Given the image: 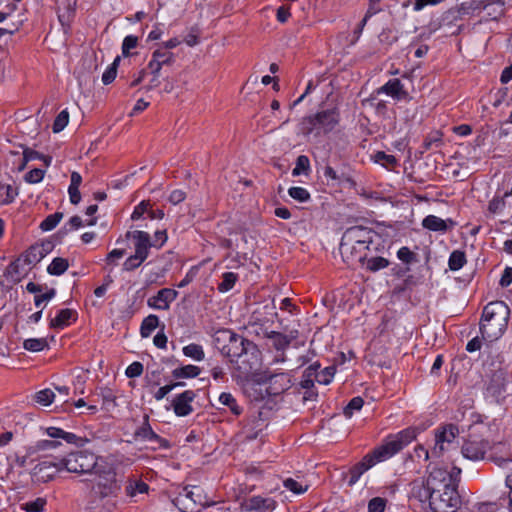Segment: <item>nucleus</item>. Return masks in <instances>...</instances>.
<instances>
[{"instance_id": "nucleus-1", "label": "nucleus", "mask_w": 512, "mask_h": 512, "mask_svg": "<svg viewBox=\"0 0 512 512\" xmlns=\"http://www.w3.org/2000/svg\"><path fill=\"white\" fill-rule=\"evenodd\" d=\"M510 309L503 301L488 303L482 312L480 333L487 341L497 340L507 328Z\"/></svg>"}, {"instance_id": "nucleus-2", "label": "nucleus", "mask_w": 512, "mask_h": 512, "mask_svg": "<svg viewBox=\"0 0 512 512\" xmlns=\"http://www.w3.org/2000/svg\"><path fill=\"white\" fill-rule=\"evenodd\" d=\"M93 479L82 480L87 486L91 485V493L100 499L108 496H116L121 489L120 483L116 478L114 466L104 457L100 460L97 468L93 471Z\"/></svg>"}, {"instance_id": "nucleus-3", "label": "nucleus", "mask_w": 512, "mask_h": 512, "mask_svg": "<svg viewBox=\"0 0 512 512\" xmlns=\"http://www.w3.org/2000/svg\"><path fill=\"white\" fill-rule=\"evenodd\" d=\"M340 116L336 109L320 111L314 115L303 118L301 130L304 135L316 136L331 132L339 123Z\"/></svg>"}, {"instance_id": "nucleus-4", "label": "nucleus", "mask_w": 512, "mask_h": 512, "mask_svg": "<svg viewBox=\"0 0 512 512\" xmlns=\"http://www.w3.org/2000/svg\"><path fill=\"white\" fill-rule=\"evenodd\" d=\"M454 488H457V484L452 473L445 468L433 467L416 496L423 501L425 496Z\"/></svg>"}, {"instance_id": "nucleus-5", "label": "nucleus", "mask_w": 512, "mask_h": 512, "mask_svg": "<svg viewBox=\"0 0 512 512\" xmlns=\"http://www.w3.org/2000/svg\"><path fill=\"white\" fill-rule=\"evenodd\" d=\"M374 236H376V233L370 228L364 226L349 227L341 238L339 246L341 256L351 258L355 244H358L359 248L369 249Z\"/></svg>"}, {"instance_id": "nucleus-6", "label": "nucleus", "mask_w": 512, "mask_h": 512, "mask_svg": "<svg viewBox=\"0 0 512 512\" xmlns=\"http://www.w3.org/2000/svg\"><path fill=\"white\" fill-rule=\"evenodd\" d=\"M103 457L86 450L75 451L58 460V465L70 473L92 475Z\"/></svg>"}, {"instance_id": "nucleus-7", "label": "nucleus", "mask_w": 512, "mask_h": 512, "mask_svg": "<svg viewBox=\"0 0 512 512\" xmlns=\"http://www.w3.org/2000/svg\"><path fill=\"white\" fill-rule=\"evenodd\" d=\"M417 437V429L414 427L406 428L396 435L390 436L381 446L375 448V455L378 458L386 460L401 451L405 446L411 443Z\"/></svg>"}, {"instance_id": "nucleus-8", "label": "nucleus", "mask_w": 512, "mask_h": 512, "mask_svg": "<svg viewBox=\"0 0 512 512\" xmlns=\"http://www.w3.org/2000/svg\"><path fill=\"white\" fill-rule=\"evenodd\" d=\"M245 351L235 359L233 363L235 370L238 371V376L241 378H248L255 371L260 368L261 365V352L257 348L256 344L252 341L246 343Z\"/></svg>"}, {"instance_id": "nucleus-9", "label": "nucleus", "mask_w": 512, "mask_h": 512, "mask_svg": "<svg viewBox=\"0 0 512 512\" xmlns=\"http://www.w3.org/2000/svg\"><path fill=\"white\" fill-rule=\"evenodd\" d=\"M426 500L432 512H456L461 504L457 488L423 497V501Z\"/></svg>"}, {"instance_id": "nucleus-10", "label": "nucleus", "mask_w": 512, "mask_h": 512, "mask_svg": "<svg viewBox=\"0 0 512 512\" xmlns=\"http://www.w3.org/2000/svg\"><path fill=\"white\" fill-rule=\"evenodd\" d=\"M501 362L495 369H491V375L486 387V394L493 398L497 403L503 401L507 393V372L501 368Z\"/></svg>"}, {"instance_id": "nucleus-11", "label": "nucleus", "mask_w": 512, "mask_h": 512, "mask_svg": "<svg viewBox=\"0 0 512 512\" xmlns=\"http://www.w3.org/2000/svg\"><path fill=\"white\" fill-rule=\"evenodd\" d=\"M262 381L268 384L267 393L271 396L280 395L293 385L291 375L285 372H265Z\"/></svg>"}, {"instance_id": "nucleus-12", "label": "nucleus", "mask_w": 512, "mask_h": 512, "mask_svg": "<svg viewBox=\"0 0 512 512\" xmlns=\"http://www.w3.org/2000/svg\"><path fill=\"white\" fill-rule=\"evenodd\" d=\"M195 490L199 491V488L195 486L191 489L185 487L175 497L174 504L181 512H198V507L201 506V496Z\"/></svg>"}, {"instance_id": "nucleus-13", "label": "nucleus", "mask_w": 512, "mask_h": 512, "mask_svg": "<svg viewBox=\"0 0 512 512\" xmlns=\"http://www.w3.org/2000/svg\"><path fill=\"white\" fill-rule=\"evenodd\" d=\"M488 447V441L469 436L462 444L461 453L468 460L479 461L485 459Z\"/></svg>"}, {"instance_id": "nucleus-14", "label": "nucleus", "mask_w": 512, "mask_h": 512, "mask_svg": "<svg viewBox=\"0 0 512 512\" xmlns=\"http://www.w3.org/2000/svg\"><path fill=\"white\" fill-rule=\"evenodd\" d=\"M77 1L78 0H56L58 20L65 33L70 30L71 23L75 18Z\"/></svg>"}, {"instance_id": "nucleus-15", "label": "nucleus", "mask_w": 512, "mask_h": 512, "mask_svg": "<svg viewBox=\"0 0 512 512\" xmlns=\"http://www.w3.org/2000/svg\"><path fill=\"white\" fill-rule=\"evenodd\" d=\"M134 436L136 439H142L146 441H151L157 444L156 448L167 449L170 447L169 441L159 436L155 433L149 423V415L145 414L143 417L142 425L135 430Z\"/></svg>"}, {"instance_id": "nucleus-16", "label": "nucleus", "mask_w": 512, "mask_h": 512, "mask_svg": "<svg viewBox=\"0 0 512 512\" xmlns=\"http://www.w3.org/2000/svg\"><path fill=\"white\" fill-rule=\"evenodd\" d=\"M496 5L498 7V14L503 13V3L498 1H490V0H471L467 2H463L459 7L454 8L455 11L459 12V16L463 19L464 16L474 15L476 11L480 12L482 10H486L489 6Z\"/></svg>"}, {"instance_id": "nucleus-17", "label": "nucleus", "mask_w": 512, "mask_h": 512, "mask_svg": "<svg viewBox=\"0 0 512 512\" xmlns=\"http://www.w3.org/2000/svg\"><path fill=\"white\" fill-rule=\"evenodd\" d=\"M439 28L443 29L446 35L455 36L461 33L464 28L462 18L459 16V12L455 9H449L443 13Z\"/></svg>"}, {"instance_id": "nucleus-18", "label": "nucleus", "mask_w": 512, "mask_h": 512, "mask_svg": "<svg viewBox=\"0 0 512 512\" xmlns=\"http://www.w3.org/2000/svg\"><path fill=\"white\" fill-rule=\"evenodd\" d=\"M385 458H378L375 455V449L366 456L363 457V459L356 463L354 466H352L349 470L350 478L348 480V485L351 487L359 480L361 475L365 473L368 469H370L372 466H374L376 463L385 461Z\"/></svg>"}, {"instance_id": "nucleus-19", "label": "nucleus", "mask_w": 512, "mask_h": 512, "mask_svg": "<svg viewBox=\"0 0 512 512\" xmlns=\"http://www.w3.org/2000/svg\"><path fill=\"white\" fill-rule=\"evenodd\" d=\"M196 393L192 390H186L178 394L172 401L174 413L179 417H184L193 412L191 403L194 401Z\"/></svg>"}, {"instance_id": "nucleus-20", "label": "nucleus", "mask_w": 512, "mask_h": 512, "mask_svg": "<svg viewBox=\"0 0 512 512\" xmlns=\"http://www.w3.org/2000/svg\"><path fill=\"white\" fill-rule=\"evenodd\" d=\"M488 449L490 453L487 459L499 467H504L509 462H512L510 446L507 443L497 442L489 446Z\"/></svg>"}, {"instance_id": "nucleus-21", "label": "nucleus", "mask_w": 512, "mask_h": 512, "mask_svg": "<svg viewBox=\"0 0 512 512\" xmlns=\"http://www.w3.org/2000/svg\"><path fill=\"white\" fill-rule=\"evenodd\" d=\"M178 296V292L171 288H162L153 297L147 301L148 306L158 310H168L170 303L173 302Z\"/></svg>"}, {"instance_id": "nucleus-22", "label": "nucleus", "mask_w": 512, "mask_h": 512, "mask_svg": "<svg viewBox=\"0 0 512 512\" xmlns=\"http://www.w3.org/2000/svg\"><path fill=\"white\" fill-rule=\"evenodd\" d=\"M251 341L243 338L242 336L233 332V337H231L230 342H228L227 346L222 348V355L229 358L230 363H234L235 359H237L243 351H245L246 343H250Z\"/></svg>"}, {"instance_id": "nucleus-23", "label": "nucleus", "mask_w": 512, "mask_h": 512, "mask_svg": "<svg viewBox=\"0 0 512 512\" xmlns=\"http://www.w3.org/2000/svg\"><path fill=\"white\" fill-rule=\"evenodd\" d=\"M126 238L134 240L135 253L147 258L149 249L156 244H152L149 233L141 230L128 231Z\"/></svg>"}, {"instance_id": "nucleus-24", "label": "nucleus", "mask_w": 512, "mask_h": 512, "mask_svg": "<svg viewBox=\"0 0 512 512\" xmlns=\"http://www.w3.org/2000/svg\"><path fill=\"white\" fill-rule=\"evenodd\" d=\"M61 470H63V467L58 465V460L55 462L45 460L35 465L32 476L36 477L38 481L48 482Z\"/></svg>"}, {"instance_id": "nucleus-25", "label": "nucleus", "mask_w": 512, "mask_h": 512, "mask_svg": "<svg viewBox=\"0 0 512 512\" xmlns=\"http://www.w3.org/2000/svg\"><path fill=\"white\" fill-rule=\"evenodd\" d=\"M25 258L21 254L6 268L4 276L13 283H18L27 274L30 265L24 264Z\"/></svg>"}, {"instance_id": "nucleus-26", "label": "nucleus", "mask_w": 512, "mask_h": 512, "mask_svg": "<svg viewBox=\"0 0 512 512\" xmlns=\"http://www.w3.org/2000/svg\"><path fill=\"white\" fill-rule=\"evenodd\" d=\"M422 226L433 232L445 233L455 226V222L452 219L444 220L435 215H428L422 220Z\"/></svg>"}, {"instance_id": "nucleus-27", "label": "nucleus", "mask_w": 512, "mask_h": 512, "mask_svg": "<svg viewBox=\"0 0 512 512\" xmlns=\"http://www.w3.org/2000/svg\"><path fill=\"white\" fill-rule=\"evenodd\" d=\"M263 426L264 422L260 417H250L246 420L240 435L245 441L255 440L263 430Z\"/></svg>"}, {"instance_id": "nucleus-28", "label": "nucleus", "mask_w": 512, "mask_h": 512, "mask_svg": "<svg viewBox=\"0 0 512 512\" xmlns=\"http://www.w3.org/2000/svg\"><path fill=\"white\" fill-rule=\"evenodd\" d=\"M76 311L65 308L58 311L57 315L50 320L49 327L53 329H64L70 325V320L76 321Z\"/></svg>"}, {"instance_id": "nucleus-29", "label": "nucleus", "mask_w": 512, "mask_h": 512, "mask_svg": "<svg viewBox=\"0 0 512 512\" xmlns=\"http://www.w3.org/2000/svg\"><path fill=\"white\" fill-rule=\"evenodd\" d=\"M265 337L273 340V347L277 351H284L289 347L292 340L297 337V331L291 332L290 335H285L277 331H270L265 333Z\"/></svg>"}, {"instance_id": "nucleus-30", "label": "nucleus", "mask_w": 512, "mask_h": 512, "mask_svg": "<svg viewBox=\"0 0 512 512\" xmlns=\"http://www.w3.org/2000/svg\"><path fill=\"white\" fill-rule=\"evenodd\" d=\"M46 433L51 438H54V439L61 438L70 444L82 445V442H83V439L81 437L77 436L74 433L66 432L63 429L58 428V427H48L46 429Z\"/></svg>"}, {"instance_id": "nucleus-31", "label": "nucleus", "mask_w": 512, "mask_h": 512, "mask_svg": "<svg viewBox=\"0 0 512 512\" xmlns=\"http://www.w3.org/2000/svg\"><path fill=\"white\" fill-rule=\"evenodd\" d=\"M458 433L459 430L457 426L448 424L441 429H438L435 433V437L438 439V442H443L444 444L450 445L454 442Z\"/></svg>"}, {"instance_id": "nucleus-32", "label": "nucleus", "mask_w": 512, "mask_h": 512, "mask_svg": "<svg viewBox=\"0 0 512 512\" xmlns=\"http://www.w3.org/2000/svg\"><path fill=\"white\" fill-rule=\"evenodd\" d=\"M268 502H270L269 499L263 498L261 496H253L241 502V507L246 511L268 509L270 507Z\"/></svg>"}, {"instance_id": "nucleus-33", "label": "nucleus", "mask_w": 512, "mask_h": 512, "mask_svg": "<svg viewBox=\"0 0 512 512\" xmlns=\"http://www.w3.org/2000/svg\"><path fill=\"white\" fill-rule=\"evenodd\" d=\"M201 369L198 366L195 365H185L182 367L175 368L172 371V376L175 379H182V378H195L200 375Z\"/></svg>"}, {"instance_id": "nucleus-34", "label": "nucleus", "mask_w": 512, "mask_h": 512, "mask_svg": "<svg viewBox=\"0 0 512 512\" xmlns=\"http://www.w3.org/2000/svg\"><path fill=\"white\" fill-rule=\"evenodd\" d=\"M151 59L158 62L159 65L163 67L172 65L175 61V55L166 49L158 48L153 51Z\"/></svg>"}, {"instance_id": "nucleus-35", "label": "nucleus", "mask_w": 512, "mask_h": 512, "mask_svg": "<svg viewBox=\"0 0 512 512\" xmlns=\"http://www.w3.org/2000/svg\"><path fill=\"white\" fill-rule=\"evenodd\" d=\"M381 91L397 99H400L401 95L406 94L403 91V84L397 78L390 79L384 86H382Z\"/></svg>"}, {"instance_id": "nucleus-36", "label": "nucleus", "mask_w": 512, "mask_h": 512, "mask_svg": "<svg viewBox=\"0 0 512 512\" xmlns=\"http://www.w3.org/2000/svg\"><path fill=\"white\" fill-rule=\"evenodd\" d=\"M218 400L221 405L228 407L235 416H239L243 411L242 407L238 405L237 400L231 393H221Z\"/></svg>"}, {"instance_id": "nucleus-37", "label": "nucleus", "mask_w": 512, "mask_h": 512, "mask_svg": "<svg viewBox=\"0 0 512 512\" xmlns=\"http://www.w3.org/2000/svg\"><path fill=\"white\" fill-rule=\"evenodd\" d=\"M159 325V318L157 315L150 314L146 318L143 319L140 334L143 338H147L151 335L152 331H154Z\"/></svg>"}, {"instance_id": "nucleus-38", "label": "nucleus", "mask_w": 512, "mask_h": 512, "mask_svg": "<svg viewBox=\"0 0 512 512\" xmlns=\"http://www.w3.org/2000/svg\"><path fill=\"white\" fill-rule=\"evenodd\" d=\"M22 255L25 258L24 264L30 266L37 264L45 257L36 244L30 246Z\"/></svg>"}, {"instance_id": "nucleus-39", "label": "nucleus", "mask_w": 512, "mask_h": 512, "mask_svg": "<svg viewBox=\"0 0 512 512\" xmlns=\"http://www.w3.org/2000/svg\"><path fill=\"white\" fill-rule=\"evenodd\" d=\"M372 158L375 163L381 164L389 170H392L398 164V160L394 155L386 154L384 151H377Z\"/></svg>"}, {"instance_id": "nucleus-40", "label": "nucleus", "mask_w": 512, "mask_h": 512, "mask_svg": "<svg viewBox=\"0 0 512 512\" xmlns=\"http://www.w3.org/2000/svg\"><path fill=\"white\" fill-rule=\"evenodd\" d=\"M69 263L68 260L61 257H56L52 260L50 265L47 267V272L50 275L60 276L65 273L68 269Z\"/></svg>"}, {"instance_id": "nucleus-41", "label": "nucleus", "mask_w": 512, "mask_h": 512, "mask_svg": "<svg viewBox=\"0 0 512 512\" xmlns=\"http://www.w3.org/2000/svg\"><path fill=\"white\" fill-rule=\"evenodd\" d=\"M466 262L465 252L461 250H454L449 256L448 266L450 270L457 271L463 268Z\"/></svg>"}, {"instance_id": "nucleus-42", "label": "nucleus", "mask_w": 512, "mask_h": 512, "mask_svg": "<svg viewBox=\"0 0 512 512\" xmlns=\"http://www.w3.org/2000/svg\"><path fill=\"white\" fill-rule=\"evenodd\" d=\"M25 350L30 352H40L49 348L46 338H29L23 342Z\"/></svg>"}, {"instance_id": "nucleus-43", "label": "nucleus", "mask_w": 512, "mask_h": 512, "mask_svg": "<svg viewBox=\"0 0 512 512\" xmlns=\"http://www.w3.org/2000/svg\"><path fill=\"white\" fill-rule=\"evenodd\" d=\"M231 337H233L232 330L220 329L216 331L213 339L215 347L222 353V348L227 346L228 342L231 340Z\"/></svg>"}, {"instance_id": "nucleus-44", "label": "nucleus", "mask_w": 512, "mask_h": 512, "mask_svg": "<svg viewBox=\"0 0 512 512\" xmlns=\"http://www.w3.org/2000/svg\"><path fill=\"white\" fill-rule=\"evenodd\" d=\"M365 261L366 269L369 270L370 272H378L384 268H387L390 264L388 259L381 256L370 258L366 257Z\"/></svg>"}, {"instance_id": "nucleus-45", "label": "nucleus", "mask_w": 512, "mask_h": 512, "mask_svg": "<svg viewBox=\"0 0 512 512\" xmlns=\"http://www.w3.org/2000/svg\"><path fill=\"white\" fill-rule=\"evenodd\" d=\"M182 351L186 357L192 358L196 361H202L205 357L204 350L199 344L191 343L184 346Z\"/></svg>"}, {"instance_id": "nucleus-46", "label": "nucleus", "mask_w": 512, "mask_h": 512, "mask_svg": "<svg viewBox=\"0 0 512 512\" xmlns=\"http://www.w3.org/2000/svg\"><path fill=\"white\" fill-rule=\"evenodd\" d=\"M238 280V275L234 272H225L222 275V281L218 284V290L219 292H228L231 290L236 281Z\"/></svg>"}, {"instance_id": "nucleus-47", "label": "nucleus", "mask_w": 512, "mask_h": 512, "mask_svg": "<svg viewBox=\"0 0 512 512\" xmlns=\"http://www.w3.org/2000/svg\"><path fill=\"white\" fill-rule=\"evenodd\" d=\"M62 212H55L53 214L48 215L41 223H40V229L42 231H51L53 230L59 222L63 218Z\"/></svg>"}, {"instance_id": "nucleus-48", "label": "nucleus", "mask_w": 512, "mask_h": 512, "mask_svg": "<svg viewBox=\"0 0 512 512\" xmlns=\"http://www.w3.org/2000/svg\"><path fill=\"white\" fill-rule=\"evenodd\" d=\"M120 61V56H117L112 62V64L108 66V68L104 71L102 75V82L104 85H109L115 80Z\"/></svg>"}, {"instance_id": "nucleus-49", "label": "nucleus", "mask_w": 512, "mask_h": 512, "mask_svg": "<svg viewBox=\"0 0 512 512\" xmlns=\"http://www.w3.org/2000/svg\"><path fill=\"white\" fill-rule=\"evenodd\" d=\"M310 171V160L306 155H300L296 159V164L292 170L293 176H299L301 174L307 175Z\"/></svg>"}, {"instance_id": "nucleus-50", "label": "nucleus", "mask_w": 512, "mask_h": 512, "mask_svg": "<svg viewBox=\"0 0 512 512\" xmlns=\"http://www.w3.org/2000/svg\"><path fill=\"white\" fill-rule=\"evenodd\" d=\"M46 504V499L39 497L33 501L22 504L21 509L26 512H43Z\"/></svg>"}, {"instance_id": "nucleus-51", "label": "nucleus", "mask_w": 512, "mask_h": 512, "mask_svg": "<svg viewBox=\"0 0 512 512\" xmlns=\"http://www.w3.org/2000/svg\"><path fill=\"white\" fill-rule=\"evenodd\" d=\"M149 490V485L141 480L131 482L126 487V494L128 496H135L136 494H144L147 493Z\"/></svg>"}, {"instance_id": "nucleus-52", "label": "nucleus", "mask_w": 512, "mask_h": 512, "mask_svg": "<svg viewBox=\"0 0 512 512\" xmlns=\"http://www.w3.org/2000/svg\"><path fill=\"white\" fill-rule=\"evenodd\" d=\"M354 248V253L351 255V258L342 257L344 262H346L348 265H352L355 262L364 263L367 257L368 249L359 248L358 244H355Z\"/></svg>"}, {"instance_id": "nucleus-53", "label": "nucleus", "mask_w": 512, "mask_h": 512, "mask_svg": "<svg viewBox=\"0 0 512 512\" xmlns=\"http://www.w3.org/2000/svg\"><path fill=\"white\" fill-rule=\"evenodd\" d=\"M398 259L404 264H412L418 261V256L415 252L411 251L408 247L403 246L397 252Z\"/></svg>"}, {"instance_id": "nucleus-54", "label": "nucleus", "mask_w": 512, "mask_h": 512, "mask_svg": "<svg viewBox=\"0 0 512 512\" xmlns=\"http://www.w3.org/2000/svg\"><path fill=\"white\" fill-rule=\"evenodd\" d=\"M69 122V113L68 111L65 109V110H62L55 118L54 122H53V125H52V130L54 133H59L61 132L68 124Z\"/></svg>"}, {"instance_id": "nucleus-55", "label": "nucleus", "mask_w": 512, "mask_h": 512, "mask_svg": "<svg viewBox=\"0 0 512 512\" xmlns=\"http://www.w3.org/2000/svg\"><path fill=\"white\" fill-rule=\"evenodd\" d=\"M364 405V400L362 397L357 396L352 398L349 403L346 405V407L343 410L344 415L347 418L352 417L354 411H359Z\"/></svg>"}, {"instance_id": "nucleus-56", "label": "nucleus", "mask_w": 512, "mask_h": 512, "mask_svg": "<svg viewBox=\"0 0 512 512\" xmlns=\"http://www.w3.org/2000/svg\"><path fill=\"white\" fill-rule=\"evenodd\" d=\"M146 259L147 258L143 257L142 255L134 253V255L128 257L123 263V270L133 271L138 268Z\"/></svg>"}, {"instance_id": "nucleus-57", "label": "nucleus", "mask_w": 512, "mask_h": 512, "mask_svg": "<svg viewBox=\"0 0 512 512\" xmlns=\"http://www.w3.org/2000/svg\"><path fill=\"white\" fill-rule=\"evenodd\" d=\"M315 379V369L306 368L302 375V380L300 382L301 388L305 390H310V388H314Z\"/></svg>"}, {"instance_id": "nucleus-58", "label": "nucleus", "mask_w": 512, "mask_h": 512, "mask_svg": "<svg viewBox=\"0 0 512 512\" xmlns=\"http://www.w3.org/2000/svg\"><path fill=\"white\" fill-rule=\"evenodd\" d=\"M55 398V394L51 389H43L35 394V400L37 403L48 406Z\"/></svg>"}, {"instance_id": "nucleus-59", "label": "nucleus", "mask_w": 512, "mask_h": 512, "mask_svg": "<svg viewBox=\"0 0 512 512\" xmlns=\"http://www.w3.org/2000/svg\"><path fill=\"white\" fill-rule=\"evenodd\" d=\"M335 372V366H328L324 368L321 372H319L315 379L319 384L328 385L329 383H331Z\"/></svg>"}, {"instance_id": "nucleus-60", "label": "nucleus", "mask_w": 512, "mask_h": 512, "mask_svg": "<svg viewBox=\"0 0 512 512\" xmlns=\"http://www.w3.org/2000/svg\"><path fill=\"white\" fill-rule=\"evenodd\" d=\"M0 194H5V198L2 200V204H10L14 201L18 192L9 184L0 183Z\"/></svg>"}, {"instance_id": "nucleus-61", "label": "nucleus", "mask_w": 512, "mask_h": 512, "mask_svg": "<svg viewBox=\"0 0 512 512\" xmlns=\"http://www.w3.org/2000/svg\"><path fill=\"white\" fill-rule=\"evenodd\" d=\"M442 145V134L440 132H435L433 134L428 135L423 141L424 150H430L434 146L440 147Z\"/></svg>"}, {"instance_id": "nucleus-62", "label": "nucleus", "mask_w": 512, "mask_h": 512, "mask_svg": "<svg viewBox=\"0 0 512 512\" xmlns=\"http://www.w3.org/2000/svg\"><path fill=\"white\" fill-rule=\"evenodd\" d=\"M288 194L299 202H306L310 199V193L303 187H291L288 190Z\"/></svg>"}, {"instance_id": "nucleus-63", "label": "nucleus", "mask_w": 512, "mask_h": 512, "mask_svg": "<svg viewBox=\"0 0 512 512\" xmlns=\"http://www.w3.org/2000/svg\"><path fill=\"white\" fill-rule=\"evenodd\" d=\"M499 505L496 502H479L475 503L471 512H497Z\"/></svg>"}, {"instance_id": "nucleus-64", "label": "nucleus", "mask_w": 512, "mask_h": 512, "mask_svg": "<svg viewBox=\"0 0 512 512\" xmlns=\"http://www.w3.org/2000/svg\"><path fill=\"white\" fill-rule=\"evenodd\" d=\"M386 499L374 497L368 502V512H384L386 507Z\"/></svg>"}]
</instances>
